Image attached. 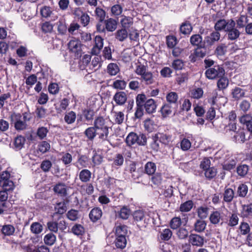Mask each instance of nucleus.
I'll list each match as a JSON object with an SVG mask.
<instances>
[{"mask_svg": "<svg viewBox=\"0 0 252 252\" xmlns=\"http://www.w3.org/2000/svg\"><path fill=\"white\" fill-rule=\"evenodd\" d=\"M53 190L54 192L61 196H65L66 195V186L63 183H58L56 185Z\"/></svg>", "mask_w": 252, "mask_h": 252, "instance_id": "nucleus-21", "label": "nucleus"}, {"mask_svg": "<svg viewBox=\"0 0 252 252\" xmlns=\"http://www.w3.org/2000/svg\"><path fill=\"white\" fill-rule=\"evenodd\" d=\"M157 169V166L155 163L149 161L146 163L144 166L145 173L149 175H153Z\"/></svg>", "mask_w": 252, "mask_h": 252, "instance_id": "nucleus-22", "label": "nucleus"}, {"mask_svg": "<svg viewBox=\"0 0 252 252\" xmlns=\"http://www.w3.org/2000/svg\"><path fill=\"white\" fill-rule=\"evenodd\" d=\"M233 20L232 19H230L227 21L224 19L219 20L216 23L215 25V29L217 31L222 30H224L226 31V29H227L228 24Z\"/></svg>", "mask_w": 252, "mask_h": 252, "instance_id": "nucleus-13", "label": "nucleus"}, {"mask_svg": "<svg viewBox=\"0 0 252 252\" xmlns=\"http://www.w3.org/2000/svg\"><path fill=\"white\" fill-rule=\"evenodd\" d=\"M232 94L233 97L238 99L244 96L245 92L240 88L236 87L233 90Z\"/></svg>", "mask_w": 252, "mask_h": 252, "instance_id": "nucleus-58", "label": "nucleus"}, {"mask_svg": "<svg viewBox=\"0 0 252 252\" xmlns=\"http://www.w3.org/2000/svg\"><path fill=\"white\" fill-rule=\"evenodd\" d=\"M66 216L67 218L72 221H76L79 218L78 211L73 209L69 211Z\"/></svg>", "mask_w": 252, "mask_h": 252, "instance_id": "nucleus-53", "label": "nucleus"}, {"mask_svg": "<svg viewBox=\"0 0 252 252\" xmlns=\"http://www.w3.org/2000/svg\"><path fill=\"white\" fill-rule=\"evenodd\" d=\"M233 141L237 143H243L246 141V134L245 130L239 129L232 137Z\"/></svg>", "mask_w": 252, "mask_h": 252, "instance_id": "nucleus-10", "label": "nucleus"}, {"mask_svg": "<svg viewBox=\"0 0 252 252\" xmlns=\"http://www.w3.org/2000/svg\"><path fill=\"white\" fill-rule=\"evenodd\" d=\"M192 30V27L190 23L188 21L183 23L180 26V30L182 33L184 34H189Z\"/></svg>", "mask_w": 252, "mask_h": 252, "instance_id": "nucleus-30", "label": "nucleus"}, {"mask_svg": "<svg viewBox=\"0 0 252 252\" xmlns=\"http://www.w3.org/2000/svg\"><path fill=\"white\" fill-rule=\"evenodd\" d=\"M144 107L148 113L151 114L155 112L157 106L154 99H149L145 102Z\"/></svg>", "mask_w": 252, "mask_h": 252, "instance_id": "nucleus-16", "label": "nucleus"}, {"mask_svg": "<svg viewBox=\"0 0 252 252\" xmlns=\"http://www.w3.org/2000/svg\"><path fill=\"white\" fill-rule=\"evenodd\" d=\"M248 188L247 185L241 184L238 188L237 194L239 196L244 197L248 193Z\"/></svg>", "mask_w": 252, "mask_h": 252, "instance_id": "nucleus-49", "label": "nucleus"}, {"mask_svg": "<svg viewBox=\"0 0 252 252\" xmlns=\"http://www.w3.org/2000/svg\"><path fill=\"white\" fill-rule=\"evenodd\" d=\"M206 222L202 220H197L194 224V230L198 233L203 232L206 227Z\"/></svg>", "mask_w": 252, "mask_h": 252, "instance_id": "nucleus-25", "label": "nucleus"}, {"mask_svg": "<svg viewBox=\"0 0 252 252\" xmlns=\"http://www.w3.org/2000/svg\"><path fill=\"white\" fill-rule=\"evenodd\" d=\"M15 231V227L11 224L3 225L0 230L1 233L6 236H10L13 235Z\"/></svg>", "mask_w": 252, "mask_h": 252, "instance_id": "nucleus-17", "label": "nucleus"}, {"mask_svg": "<svg viewBox=\"0 0 252 252\" xmlns=\"http://www.w3.org/2000/svg\"><path fill=\"white\" fill-rule=\"evenodd\" d=\"M140 80L142 83L147 85H151L155 82L153 73L148 71L140 77Z\"/></svg>", "mask_w": 252, "mask_h": 252, "instance_id": "nucleus-11", "label": "nucleus"}, {"mask_svg": "<svg viewBox=\"0 0 252 252\" xmlns=\"http://www.w3.org/2000/svg\"><path fill=\"white\" fill-rule=\"evenodd\" d=\"M206 77L210 79L223 77L225 74L224 68L220 65H215L206 70L205 72Z\"/></svg>", "mask_w": 252, "mask_h": 252, "instance_id": "nucleus-3", "label": "nucleus"}, {"mask_svg": "<svg viewBox=\"0 0 252 252\" xmlns=\"http://www.w3.org/2000/svg\"><path fill=\"white\" fill-rule=\"evenodd\" d=\"M56 240V236L52 233L47 234L44 238L45 243L48 245H53Z\"/></svg>", "mask_w": 252, "mask_h": 252, "instance_id": "nucleus-41", "label": "nucleus"}, {"mask_svg": "<svg viewBox=\"0 0 252 252\" xmlns=\"http://www.w3.org/2000/svg\"><path fill=\"white\" fill-rule=\"evenodd\" d=\"M204 46L202 45V47H199L195 50L194 55L196 57L203 58L206 56L207 51Z\"/></svg>", "mask_w": 252, "mask_h": 252, "instance_id": "nucleus-63", "label": "nucleus"}, {"mask_svg": "<svg viewBox=\"0 0 252 252\" xmlns=\"http://www.w3.org/2000/svg\"><path fill=\"white\" fill-rule=\"evenodd\" d=\"M241 215L243 217H252V203L242 205Z\"/></svg>", "mask_w": 252, "mask_h": 252, "instance_id": "nucleus-28", "label": "nucleus"}, {"mask_svg": "<svg viewBox=\"0 0 252 252\" xmlns=\"http://www.w3.org/2000/svg\"><path fill=\"white\" fill-rule=\"evenodd\" d=\"M127 228L126 225H119L116 227V235L117 236H125L126 234Z\"/></svg>", "mask_w": 252, "mask_h": 252, "instance_id": "nucleus-54", "label": "nucleus"}, {"mask_svg": "<svg viewBox=\"0 0 252 252\" xmlns=\"http://www.w3.org/2000/svg\"><path fill=\"white\" fill-rule=\"evenodd\" d=\"M147 67L143 64H138L135 70V73L140 77L147 72Z\"/></svg>", "mask_w": 252, "mask_h": 252, "instance_id": "nucleus-60", "label": "nucleus"}, {"mask_svg": "<svg viewBox=\"0 0 252 252\" xmlns=\"http://www.w3.org/2000/svg\"><path fill=\"white\" fill-rule=\"evenodd\" d=\"M95 14L96 18L100 22H102L105 17V11L100 7H96L95 10Z\"/></svg>", "mask_w": 252, "mask_h": 252, "instance_id": "nucleus-55", "label": "nucleus"}, {"mask_svg": "<svg viewBox=\"0 0 252 252\" xmlns=\"http://www.w3.org/2000/svg\"><path fill=\"white\" fill-rule=\"evenodd\" d=\"M127 99V94L124 92H117L113 97V100L117 105L122 106L125 104Z\"/></svg>", "mask_w": 252, "mask_h": 252, "instance_id": "nucleus-6", "label": "nucleus"}, {"mask_svg": "<svg viewBox=\"0 0 252 252\" xmlns=\"http://www.w3.org/2000/svg\"><path fill=\"white\" fill-rule=\"evenodd\" d=\"M43 230L42 224L38 222H33L30 226L31 232L35 235H38L41 233Z\"/></svg>", "mask_w": 252, "mask_h": 252, "instance_id": "nucleus-20", "label": "nucleus"}, {"mask_svg": "<svg viewBox=\"0 0 252 252\" xmlns=\"http://www.w3.org/2000/svg\"><path fill=\"white\" fill-rule=\"evenodd\" d=\"M193 205L191 200L187 201L180 205V210L182 212H188L192 208Z\"/></svg>", "mask_w": 252, "mask_h": 252, "instance_id": "nucleus-34", "label": "nucleus"}, {"mask_svg": "<svg viewBox=\"0 0 252 252\" xmlns=\"http://www.w3.org/2000/svg\"><path fill=\"white\" fill-rule=\"evenodd\" d=\"M55 210L57 213L63 214L66 211V206L64 202L57 203L55 206Z\"/></svg>", "mask_w": 252, "mask_h": 252, "instance_id": "nucleus-52", "label": "nucleus"}, {"mask_svg": "<svg viewBox=\"0 0 252 252\" xmlns=\"http://www.w3.org/2000/svg\"><path fill=\"white\" fill-rule=\"evenodd\" d=\"M189 241L192 246L202 247L204 243V238L198 234H191L189 237Z\"/></svg>", "mask_w": 252, "mask_h": 252, "instance_id": "nucleus-9", "label": "nucleus"}, {"mask_svg": "<svg viewBox=\"0 0 252 252\" xmlns=\"http://www.w3.org/2000/svg\"><path fill=\"white\" fill-rule=\"evenodd\" d=\"M252 121V117L251 115L249 114L244 115L239 118L240 123L241 124L245 125V126Z\"/></svg>", "mask_w": 252, "mask_h": 252, "instance_id": "nucleus-64", "label": "nucleus"}, {"mask_svg": "<svg viewBox=\"0 0 252 252\" xmlns=\"http://www.w3.org/2000/svg\"><path fill=\"white\" fill-rule=\"evenodd\" d=\"M126 82L124 80L115 79L114 80L112 85V88L119 90H124L126 86Z\"/></svg>", "mask_w": 252, "mask_h": 252, "instance_id": "nucleus-24", "label": "nucleus"}, {"mask_svg": "<svg viewBox=\"0 0 252 252\" xmlns=\"http://www.w3.org/2000/svg\"><path fill=\"white\" fill-rule=\"evenodd\" d=\"M112 114L114 118V122L116 124H121L123 123L125 115L122 112H113Z\"/></svg>", "mask_w": 252, "mask_h": 252, "instance_id": "nucleus-42", "label": "nucleus"}, {"mask_svg": "<svg viewBox=\"0 0 252 252\" xmlns=\"http://www.w3.org/2000/svg\"><path fill=\"white\" fill-rule=\"evenodd\" d=\"M107 72L111 75H116L119 72V68L117 64L114 63H110L107 66Z\"/></svg>", "mask_w": 252, "mask_h": 252, "instance_id": "nucleus-35", "label": "nucleus"}, {"mask_svg": "<svg viewBox=\"0 0 252 252\" xmlns=\"http://www.w3.org/2000/svg\"><path fill=\"white\" fill-rule=\"evenodd\" d=\"M208 208L206 207H199L197 210L198 217L201 219L206 218L208 215Z\"/></svg>", "mask_w": 252, "mask_h": 252, "instance_id": "nucleus-46", "label": "nucleus"}, {"mask_svg": "<svg viewBox=\"0 0 252 252\" xmlns=\"http://www.w3.org/2000/svg\"><path fill=\"white\" fill-rule=\"evenodd\" d=\"M248 22V18L245 15H241L237 20L236 23L239 28H243L246 27Z\"/></svg>", "mask_w": 252, "mask_h": 252, "instance_id": "nucleus-50", "label": "nucleus"}, {"mask_svg": "<svg viewBox=\"0 0 252 252\" xmlns=\"http://www.w3.org/2000/svg\"><path fill=\"white\" fill-rule=\"evenodd\" d=\"M219 99L223 100L224 103L226 102V98L222 96H218L217 91L215 90L212 93V96L208 99V101L212 105L218 104Z\"/></svg>", "mask_w": 252, "mask_h": 252, "instance_id": "nucleus-31", "label": "nucleus"}, {"mask_svg": "<svg viewBox=\"0 0 252 252\" xmlns=\"http://www.w3.org/2000/svg\"><path fill=\"white\" fill-rule=\"evenodd\" d=\"M25 117H23L19 113H14L10 116V119L14 124V126L17 130H23L26 128L27 124L25 121Z\"/></svg>", "mask_w": 252, "mask_h": 252, "instance_id": "nucleus-4", "label": "nucleus"}, {"mask_svg": "<svg viewBox=\"0 0 252 252\" xmlns=\"http://www.w3.org/2000/svg\"><path fill=\"white\" fill-rule=\"evenodd\" d=\"M182 224L181 220L179 217H174L170 221V225L171 228L176 229Z\"/></svg>", "mask_w": 252, "mask_h": 252, "instance_id": "nucleus-59", "label": "nucleus"}, {"mask_svg": "<svg viewBox=\"0 0 252 252\" xmlns=\"http://www.w3.org/2000/svg\"><path fill=\"white\" fill-rule=\"evenodd\" d=\"M223 200L226 202H230L234 196V192L230 188H225L223 193Z\"/></svg>", "mask_w": 252, "mask_h": 252, "instance_id": "nucleus-27", "label": "nucleus"}, {"mask_svg": "<svg viewBox=\"0 0 252 252\" xmlns=\"http://www.w3.org/2000/svg\"><path fill=\"white\" fill-rule=\"evenodd\" d=\"M69 50L72 53L79 55L81 52V43L80 40L76 39L71 40L68 44Z\"/></svg>", "mask_w": 252, "mask_h": 252, "instance_id": "nucleus-7", "label": "nucleus"}, {"mask_svg": "<svg viewBox=\"0 0 252 252\" xmlns=\"http://www.w3.org/2000/svg\"><path fill=\"white\" fill-rule=\"evenodd\" d=\"M235 22L234 20L228 24L226 32H228V38L231 40L237 39L240 34V32L235 28Z\"/></svg>", "mask_w": 252, "mask_h": 252, "instance_id": "nucleus-5", "label": "nucleus"}, {"mask_svg": "<svg viewBox=\"0 0 252 252\" xmlns=\"http://www.w3.org/2000/svg\"><path fill=\"white\" fill-rule=\"evenodd\" d=\"M184 65V62L181 59H176L174 60L171 64V67L176 70L182 69Z\"/></svg>", "mask_w": 252, "mask_h": 252, "instance_id": "nucleus-47", "label": "nucleus"}, {"mask_svg": "<svg viewBox=\"0 0 252 252\" xmlns=\"http://www.w3.org/2000/svg\"><path fill=\"white\" fill-rule=\"evenodd\" d=\"M71 232L77 236H82L85 233V228L80 224H74L71 229Z\"/></svg>", "mask_w": 252, "mask_h": 252, "instance_id": "nucleus-29", "label": "nucleus"}, {"mask_svg": "<svg viewBox=\"0 0 252 252\" xmlns=\"http://www.w3.org/2000/svg\"><path fill=\"white\" fill-rule=\"evenodd\" d=\"M220 37V34L218 31H215L207 36L204 39V44H206L207 46H211L215 44V42L218 41Z\"/></svg>", "mask_w": 252, "mask_h": 252, "instance_id": "nucleus-8", "label": "nucleus"}, {"mask_svg": "<svg viewBox=\"0 0 252 252\" xmlns=\"http://www.w3.org/2000/svg\"><path fill=\"white\" fill-rule=\"evenodd\" d=\"M202 38L199 34H194L192 35L190 38V43L194 46L202 47Z\"/></svg>", "mask_w": 252, "mask_h": 252, "instance_id": "nucleus-33", "label": "nucleus"}, {"mask_svg": "<svg viewBox=\"0 0 252 252\" xmlns=\"http://www.w3.org/2000/svg\"><path fill=\"white\" fill-rule=\"evenodd\" d=\"M131 214L129 208L126 206H123L119 211H118L116 216L123 219L127 220Z\"/></svg>", "mask_w": 252, "mask_h": 252, "instance_id": "nucleus-12", "label": "nucleus"}, {"mask_svg": "<svg viewBox=\"0 0 252 252\" xmlns=\"http://www.w3.org/2000/svg\"><path fill=\"white\" fill-rule=\"evenodd\" d=\"M249 166L246 164H241L237 167V173L241 177L245 176L249 171Z\"/></svg>", "mask_w": 252, "mask_h": 252, "instance_id": "nucleus-43", "label": "nucleus"}, {"mask_svg": "<svg viewBox=\"0 0 252 252\" xmlns=\"http://www.w3.org/2000/svg\"><path fill=\"white\" fill-rule=\"evenodd\" d=\"M203 94V91L202 89L200 88L194 89L191 91V97L194 98L199 99L202 96Z\"/></svg>", "mask_w": 252, "mask_h": 252, "instance_id": "nucleus-61", "label": "nucleus"}, {"mask_svg": "<svg viewBox=\"0 0 252 252\" xmlns=\"http://www.w3.org/2000/svg\"><path fill=\"white\" fill-rule=\"evenodd\" d=\"M109 133V127L102 117L96 118L94 126L87 128L84 131L85 135L89 140L93 141L97 136L99 141L101 142L108 140Z\"/></svg>", "mask_w": 252, "mask_h": 252, "instance_id": "nucleus-1", "label": "nucleus"}, {"mask_svg": "<svg viewBox=\"0 0 252 252\" xmlns=\"http://www.w3.org/2000/svg\"><path fill=\"white\" fill-rule=\"evenodd\" d=\"M162 116L166 118L172 114V109L169 104H164L160 109Z\"/></svg>", "mask_w": 252, "mask_h": 252, "instance_id": "nucleus-36", "label": "nucleus"}, {"mask_svg": "<svg viewBox=\"0 0 252 252\" xmlns=\"http://www.w3.org/2000/svg\"><path fill=\"white\" fill-rule=\"evenodd\" d=\"M221 219L220 214L218 211L213 212L210 216V220L213 224H218Z\"/></svg>", "mask_w": 252, "mask_h": 252, "instance_id": "nucleus-44", "label": "nucleus"}, {"mask_svg": "<svg viewBox=\"0 0 252 252\" xmlns=\"http://www.w3.org/2000/svg\"><path fill=\"white\" fill-rule=\"evenodd\" d=\"M76 118V113L71 111L67 113L64 117V121L68 124H71L73 123Z\"/></svg>", "mask_w": 252, "mask_h": 252, "instance_id": "nucleus-40", "label": "nucleus"}, {"mask_svg": "<svg viewBox=\"0 0 252 252\" xmlns=\"http://www.w3.org/2000/svg\"><path fill=\"white\" fill-rule=\"evenodd\" d=\"M103 39L99 36H96L95 37V45L92 49V53L94 54L97 55L100 52L101 49L103 47Z\"/></svg>", "mask_w": 252, "mask_h": 252, "instance_id": "nucleus-15", "label": "nucleus"}, {"mask_svg": "<svg viewBox=\"0 0 252 252\" xmlns=\"http://www.w3.org/2000/svg\"><path fill=\"white\" fill-rule=\"evenodd\" d=\"M126 142L128 146L137 143L139 145H145L147 143L145 135L141 134L138 135L134 132H130L127 136Z\"/></svg>", "mask_w": 252, "mask_h": 252, "instance_id": "nucleus-2", "label": "nucleus"}, {"mask_svg": "<svg viewBox=\"0 0 252 252\" xmlns=\"http://www.w3.org/2000/svg\"><path fill=\"white\" fill-rule=\"evenodd\" d=\"M127 32L125 29L119 30L116 33V38L120 41H123L127 37Z\"/></svg>", "mask_w": 252, "mask_h": 252, "instance_id": "nucleus-45", "label": "nucleus"}, {"mask_svg": "<svg viewBox=\"0 0 252 252\" xmlns=\"http://www.w3.org/2000/svg\"><path fill=\"white\" fill-rule=\"evenodd\" d=\"M126 240L125 236H117L115 241V245L117 248L121 249L126 247Z\"/></svg>", "mask_w": 252, "mask_h": 252, "instance_id": "nucleus-39", "label": "nucleus"}, {"mask_svg": "<svg viewBox=\"0 0 252 252\" xmlns=\"http://www.w3.org/2000/svg\"><path fill=\"white\" fill-rule=\"evenodd\" d=\"M166 98L170 104H176L178 99V95L176 93L171 92L167 94Z\"/></svg>", "mask_w": 252, "mask_h": 252, "instance_id": "nucleus-38", "label": "nucleus"}, {"mask_svg": "<svg viewBox=\"0 0 252 252\" xmlns=\"http://www.w3.org/2000/svg\"><path fill=\"white\" fill-rule=\"evenodd\" d=\"M204 171L205 177L210 180L214 178L217 173V170L214 167H209Z\"/></svg>", "mask_w": 252, "mask_h": 252, "instance_id": "nucleus-51", "label": "nucleus"}, {"mask_svg": "<svg viewBox=\"0 0 252 252\" xmlns=\"http://www.w3.org/2000/svg\"><path fill=\"white\" fill-rule=\"evenodd\" d=\"M102 212L100 209L94 208L93 209L89 214V217L93 222H96L100 219Z\"/></svg>", "mask_w": 252, "mask_h": 252, "instance_id": "nucleus-14", "label": "nucleus"}, {"mask_svg": "<svg viewBox=\"0 0 252 252\" xmlns=\"http://www.w3.org/2000/svg\"><path fill=\"white\" fill-rule=\"evenodd\" d=\"M105 28L108 31L113 32L117 28V21L112 19L110 18L105 21Z\"/></svg>", "mask_w": 252, "mask_h": 252, "instance_id": "nucleus-32", "label": "nucleus"}, {"mask_svg": "<svg viewBox=\"0 0 252 252\" xmlns=\"http://www.w3.org/2000/svg\"><path fill=\"white\" fill-rule=\"evenodd\" d=\"M92 176V173L88 169H83L79 173V179L84 183L90 181Z\"/></svg>", "mask_w": 252, "mask_h": 252, "instance_id": "nucleus-23", "label": "nucleus"}, {"mask_svg": "<svg viewBox=\"0 0 252 252\" xmlns=\"http://www.w3.org/2000/svg\"><path fill=\"white\" fill-rule=\"evenodd\" d=\"M128 170L131 173V177L136 180L141 176V173L139 169H137L135 163L132 162L129 164L128 166Z\"/></svg>", "mask_w": 252, "mask_h": 252, "instance_id": "nucleus-18", "label": "nucleus"}, {"mask_svg": "<svg viewBox=\"0 0 252 252\" xmlns=\"http://www.w3.org/2000/svg\"><path fill=\"white\" fill-rule=\"evenodd\" d=\"M25 141L24 137L21 135L18 136L15 138L14 141V148L17 151L21 149L24 146Z\"/></svg>", "mask_w": 252, "mask_h": 252, "instance_id": "nucleus-26", "label": "nucleus"}, {"mask_svg": "<svg viewBox=\"0 0 252 252\" xmlns=\"http://www.w3.org/2000/svg\"><path fill=\"white\" fill-rule=\"evenodd\" d=\"M155 138L158 139L159 142L164 144H168L171 139V136L163 133H158L155 135Z\"/></svg>", "mask_w": 252, "mask_h": 252, "instance_id": "nucleus-19", "label": "nucleus"}, {"mask_svg": "<svg viewBox=\"0 0 252 252\" xmlns=\"http://www.w3.org/2000/svg\"><path fill=\"white\" fill-rule=\"evenodd\" d=\"M172 235L171 230L169 228H165L161 232L160 237L162 240L168 241L171 238Z\"/></svg>", "mask_w": 252, "mask_h": 252, "instance_id": "nucleus-48", "label": "nucleus"}, {"mask_svg": "<svg viewBox=\"0 0 252 252\" xmlns=\"http://www.w3.org/2000/svg\"><path fill=\"white\" fill-rule=\"evenodd\" d=\"M220 78V79L218 81L217 86L220 90H223L228 86V80L226 78L223 77V76Z\"/></svg>", "mask_w": 252, "mask_h": 252, "instance_id": "nucleus-57", "label": "nucleus"}, {"mask_svg": "<svg viewBox=\"0 0 252 252\" xmlns=\"http://www.w3.org/2000/svg\"><path fill=\"white\" fill-rule=\"evenodd\" d=\"M121 23L123 27L129 28L133 23V19L131 17L124 16L121 20Z\"/></svg>", "mask_w": 252, "mask_h": 252, "instance_id": "nucleus-56", "label": "nucleus"}, {"mask_svg": "<svg viewBox=\"0 0 252 252\" xmlns=\"http://www.w3.org/2000/svg\"><path fill=\"white\" fill-rule=\"evenodd\" d=\"M229 45H233V44H229ZM227 47L228 45H226L225 44L223 43H221L217 47L215 50V53L217 55L219 56L224 55L227 52Z\"/></svg>", "mask_w": 252, "mask_h": 252, "instance_id": "nucleus-37", "label": "nucleus"}, {"mask_svg": "<svg viewBox=\"0 0 252 252\" xmlns=\"http://www.w3.org/2000/svg\"><path fill=\"white\" fill-rule=\"evenodd\" d=\"M61 160L65 165H69L72 160V155L68 153H63L61 157Z\"/></svg>", "mask_w": 252, "mask_h": 252, "instance_id": "nucleus-62", "label": "nucleus"}]
</instances>
